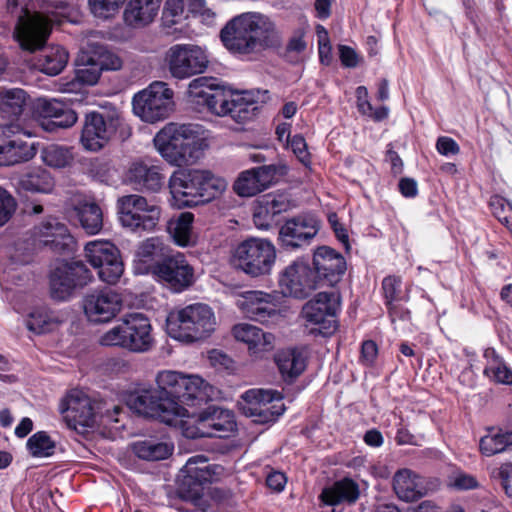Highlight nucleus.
I'll use <instances>...</instances> for the list:
<instances>
[{"label":"nucleus","instance_id":"nucleus-1","mask_svg":"<svg viewBox=\"0 0 512 512\" xmlns=\"http://www.w3.org/2000/svg\"><path fill=\"white\" fill-rule=\"evenodd\" d=\"M156 389H139L130 394L127 405L136 413L177 427L189 416L187 407H198L216 398L218 391L197 374L161 370Z\"/></svg>","mask_w":512,"mask_h":512},{"label":"nucleus","instance_id":"nucleus-2","mask_svg":"<svg viewBox=\"0 0 512 512\" xmlns=\"http://www.w3.org/2000/svg\"><path fill=\"white\" fill-rule=\"evenodd\" d=\"M7 0V11L16 19L14 38L23 50L34 52L45 44L54 24L78 23L80 14L76 0Z\"/></svg>","mask_w":512,"mask_h":512},{"label":"nucleus","instance_id":"nucleus-3","mask_svg":"<svg viewBox=\"0 0 512 512\" xmlns=\"http://www.w3.org/2000/svg\"><path fill=\"white\" fill-rule=\"evenodd\" d=\"M76 247L75 238L70 233L65 223L56 217H48L35 225L25 236L7 247L5 254L9 257V267H5L0 278V285L4 288V282L13 281L18 275L11 274L14 266L25 265L32 260L35 251L48 249L59 255L73 254ZM6 290H10L5 286Z\"/></svg>","mask_w":512,"mask_h":512},{"label":"nucleus","instance_id":"nucleus-4","mask_svg":"<svg viewBox=\"0 0 512 512\" xmlns=\"http://www.w3.org/2000/svg\"><path fill=\"white\" fill-rule=\"evenodd\" d=\"M223 45L234 54L246 55L280 44L275 22L260 12H245L232 18L220 33Z\"/></svg>","mask_w":512,"mask_h":512},{"label":"nucleus","instance_id":"nucleus-5","mask_svg":"<svg viewBox=\"0 0 512 512\" xmlns=\"http://www.w3.org/2000/svg\"><path fill=\"white\" fill-rule=\"evenodd\" d=\"M227 181L207 170L179 169L169 179L172 205L178 209L194 207L221 195Z\"/></svg>","mask_w":512,"mask_h":512},{"label":"nucleus","instance_id":"nucleus-6","mask_svg":"<svg viewBox=\"0 0 512 512\" xmlns=\"http://www.w3.org/2000/svg\"><path fill=\"white\" fill-rule=\"evenodd\" d=\"M159 154L171 165L194 163L205 146L203 127L196 124L168 123L154 137Z\"/></svg>","mask_w":512,"mask_h":512},{"label":"nucleus","instance_id":"nucleus-7","mask_svg":"<svg viewBox=\"0 0 512 512\" xmlns=\"http://www.w3.org/2000/svg\"><path fill=\"white\" fill-rule=\"evenodd\" d=\"M215 326L214 312L202 303L172 310L166 318L167 334L183 343H193L209 337Z\"/></svg>","mask_w":512,"mask_h":512},{"label":"nucleus","instance_id":"nucleus-8","mask_svg":"<svg viewBox=\"0 0 512 512\" xmlns=\"http://www.w3.org/2000/svg\"><path fill=\"white\" fill-rule=\"evenodd\" d=\"M99 343L135 353L147 352L154 345L150 320L142 313H131L102 334Z\"/></svg>","mask_w":512,"mask_h":512},{"label":"nucleus","instance_id":"nucleus-9","mask_svg":"<svg viewBox=\"0 0 512 512\" xmlns=\"http://www.w3.org/2000/svg\"><path fill=\"white\" fill-rule=\"evenodd\" d=\"M183 436L190 439L203 437L225 438L236 429L232 411L218 406H209L198 414L189 412L178 426Z\"/></svg>","mask_w":512,"mask_h":512},{"label":"nucleus","instance_id":"nucleus-10","mask_svg":"<svg viewBox=\"0 0 512 512\" xmlns=\"http://www.w3.org/2000/svg\"><path fill=\"white\" fill-rule=\"evenodd\" d=\"M222 470V467L218 465L209 464L204 455L190 457L181 469L178 484L180 498L195 507L202 504L206 494L204 485L217 480Z\"/></svg>","mask_w":512,"mask_h":512},{"label":"nucleus","instance_id":"nucleus-11","mask_svg":"<svg viewBox=\"0 0 512 512\" xmlns=\"http://www.w3.org/2000/svg\"><path fill=\"white\" fill-rule=\"evenodd\" d=\"M276 261L274 244L264 238H249L234 250L233 263L247 275L259 277L268 275Z\"/></svg>","mask_w":512,"mask_h":512},{"label":"nucleus","instance_id":"nucleus-12","mask_svg":"<svg viewBox=\"0 0 512 512\" xmlns=\"http://www.w3.org/2000/svg\"><path fill=\"white\" fill-rule=\"evenodd\" d=\"M121 225L132 232H152L161 216V208L138 194L122 196L117 201Z\"/></svg>","mask_w":512,"mask_h":512},{"label":"nucleus","instance_id":"nucleus-13","mask_svg":"<svg viewBox=\"0 0 512 512\" xmlns=\"http://www.w3.org/2000/svg\"><path fill=\"white\" fill-rule=\"evenodd\" d=\"M341 307V297L335 290L317 293L307 301L301 311L302 318L309 325L315 326L313 331L327 337L337 329V313Z\"/></svg>","mask_w":512,"mask_h":512},{"label":"nucleus","instance_id":"nucleus-14","mask_svg":"<svg viewBox=\"0 0 512 512\" xmlns=\"http://www.w3.org/2000/svg\"><path fill=\"white\" fill-rule=\"evenodd\" d=\"M132 105L134 114L144 122L164 120L173 108V91L167 83L155 81L134 95Z\"/></svg>","mask_w":512,"mask_h":512},{"label":"nucleus","instance_id":"nucleus-15","mask_svg":"<svg viewBox=\"0 0 512 512\" xmlns=\"http://www.w3.org/2000/svg\"><path fill=\"white\" fill-rule=\"evenodd\" d=\"M241 399L240 410L257 423L274 422L285 411L282 394L273 389H249Z\"/></svg>","mask_w":512,"mask_h":512},{"label":"nucleus","instance_id":"nucleus-16","mask_svg":"<svg viewBox=\"0 0 512 512\" xmlns=\"http://www.w3.org/2000/svg\"><path fill=\"white\" fill-rule=\"evenodd\" d=\"M85 258L97 270L101 281L114 285L124 272V265L118 248L107 240H93L84 247Z\"/></svg>","mask_w":512,"mask_h":512},{"label":"nucleus","instance_id":"nucleus-17","mask_svg":"<svg viewBox=\"0 0 512 512\" xmlns=\"http://www.w3.org/2000/svg\"><path fill=\"white\" fill-rule=\"evenodd\" d=\"M166 61L171 75L183 80L204 73L209 66V55L199 45L175 44L167 51Z\"/></svg>","mask_w":512,"mask_h":512},{"label":"nucleus","instance_id":"nucleus-18","mask_svg":"<svg viewBox=\"0 0 512 512\" xmlns=\"http://www.w3.org/2000/svg\"><path fill=\"white\" fill-rule=\"evenodd\" d=\"M92 278L91 271L82 262H61L50 274V295L56 301H67Z\"/></svg>","mask_w":512,"mask_h":512},{"label":"nucleus","instance_id":"nucleus-19","mask_svg":"<svg viewBox=\"0 0 512 512\" xmlns=\"http://www.w3.org/2000/svg\"><path fill=\"white\" fill-rule=\"evenodd\" d=\"M278 286L285 297L305 299L318 288L319 284L317 275L308 261L298 258L279 273Z\"/></svg>","mask_w":512,"mask_h":512},{"label":"nucleus","instance_id":"nucleus-20","mask_svg":"<svg viewBox=\"0 0 512 512\" xmlns=\"http://www.w3.org/2000/svg\"><path fill=\"white\" fill-rule=\"evenodd\" d=\"M5 139L0 140V166H12L31 160L37 153V143L26 141L31 137L20 123H7L3 127Z\"/></svg>","mask_w":512,"mask_h":512},{"label":"nucleus","instance_id":"nucleus-21","mask_svg":"<svg viewBox=\"0 0 512 512\" xmlns=\"http://www.w3.org/2000/svg\"><path fill=\"white\" fill-rule=\"evenodd\" d=\"M121 121L116 112L87 114L80 138L84 149L93 152L102 149L116 133Z\"/></svg>","mask_w":512,"mask_h":512},{"label":"nucleus","instance_id":"nucleus-22","mask_svg":"<svg viewBox=\"0 0 512 512\" xmlns=\"http://www.w3.org/2000/svg\"><path fill=\"white\" fill-rule=\"evenodd\" d=\"M230 91L229 87L211 77H198L192 80L188 86L189 97L198 104L205 105L211 113L217 116L228 114Z\"/></svg>","mask_w":512,"mask_h":512},{"label":"nucleus","instance_id":"nucleus-23","mask_svg":"<svg viewBox=\"0 0 512 512\" xmlns=\"http://www.w3.org/2000/svg\"><path fill=\"white\" fill-rule=\"evenodd\" d=\"M121 295L109 288L91 291L82 300L84 315L91 323H108L122 308Z\"/></svg>","mask_w":512,"mask_h":512},{"label":"nucleus","instance_id":"nucleus-24","mask_svg":"<svg viewBox=\"0 0 512 512\" xmlns=\"http://www.w3.org/2000/svg\"><path fill=\"white\" fill-rule=\"evenodd\" d=\"M59 412L67 425L75 430L78 427H93L97 423L94 404L78 389L70 390L61 400Z\"/></svg>","mask_w":512,"mask_h":512},{"label":"nucleus","instance_id":"nucleus-25","mask_svg":"<svg viewBox=\"0 0 512 512\" xmlns=\"http://www.w3.org/2000/svg\"><path fill=\"white\" fill-rule=\"evenodd\" d=\"M319 222L309 214L287 219L279 230V241L287 250L301 249L311 244L318 234Z\"/></svg>","mask_w":512,"mask_h":512},{"label":"nucleus","instance_id":"nucleus-26","mask_svg":"<svg viewBox=\"0 0 512 512\" xmlns=\"http://www.w3.org/2000/svg\"><path fill=\"white\" fill-rule=\"evenodd\" d=\"M81 101L80 98H38L35 112L43 119L42 126L53 131L56 128H69L77 121V114L68 103Z\"/></svg>","mask_w":512,"mask_h":512},{"label":"nucleus","instance_id":"nucleus-27","mask_svg":"<svg viewBox=\"0 0 512 512\" xmlns=\"http://www.w3.org/2000/svg\"><path fill=\"white\" fill-rule=\"evenodd\" d=\"M156 268L155 277L173 292H183L195 282L194 268L182 253L167 257Z\"/></svg>","mask_w":512,"mask_h":512},{"label":"nucleus","instance_id":"nucleus-28","mask_svg":"<svg viewBox=\"0 0 512 512\" xmlns=\"http://www.w3.org/2000/svg\"><path fill=\"white\" fill-rule=\"evenodd\" d=\"M237 306L248 318L261 323L273 320L279 314L276 296L258 290L240 295Z\"/></svg>","mask_w":512,"mask_h":512},{"label":"nucleus","instance_id":"nucleus-29","mask_svg":"<svg viewBox=\"0 0 512 512\" xmlns=\"http://www.w3.org/2000/svg\"><path fill=\"white\" fill-rule=\"evenodd\" d=\"M75 65V79L63 84L62 91L68 94L75 93L76 95H80V99L82 100L83 92L81 85L93 86L97 84L102 71L90 46L81 49L76 58Z\"/></svg>","mask_w":512,"mask_h":512},{"label":"nucleus","instance_id":"nucleus-30","mask_svg":"<svg viewBox=\"0 0 512 512\" xmlns=\"http://www.w3.org/2000/svg\"><path fill=\"white\" fill-rule=\"evenodd\" d=\"M274 174V169L266 165L244 170L234 181L233 190L240 197H253L272 185Z\"/></svg>","mask_w":512,"mask_h":512},{"label":"nucleus","instance_id":"nucleus-31","mask_svg":"<svg viewBox=\"0 0 512 512\" xmlns=\"http://www.w3.org/2000/svg\"><path fill=\"white\" fill-rule=\"evenodd\" d=\"M314 273L317 275L318 284L322 279L329 285L337 283L346 270L344 257L334 249L322 246L313 254Z\"/></svg>","mask_w":512,"mask_h":512},{"label":"nucleus","instance_id":"nucleus-32","mask_svg":"<svg viewBox=\"0 0 512 512\" xmlns=\"http://www.w3.org/2000/svg\"><path fill=\"white\" fill-rule=\"evenodd\" d=\"M291 208V201L285 193L266 194L256 201L253 222L258 229L268 230L275 218Z\"/></svg>","mask_w":512,"mask_h":512},{"label":"nucleus","instance_id":"nucleus-33","mask_svg":"<svg viewBox=\"0 0 512 512\" xmlns=\"http://www.w3.org/2000/svg\"><path fill=\"white\" fill-rule=\"evenodd\" d=\"M125 181L140 192H158L164 184L160 168L144 161H134L129 166Z\"/></svg>","mask_w":512,"mask_h":512},{"label":"nucleus","instance_id":"nucleus-34","mask_svg":"<svg viewBox=\"0 0 512 512\" xmlns=\"http://www.w3.org/2000/svg\"><path fill=\"white\" fill-rule=\"evenodd\" d=\"M308 353L305 348H287L276 352L274 361L282 379L294 382L306 369Z\"/></svg>","mask_w":512,"mask_h":512},{"label":"nucleus","instance_id":"nucleus-35","mask_svg":"<svg viewBox=\"0 0 512 512\" xmlns=\"http://www.w3.org/2000/svg\"><path fill=\"white\" fill-rule=\"evenodd\" d=\"M234 338L247 345L251 355L268 352L274 347V335L264 332L261 328L249 324L239 323L232 328Z\"/></svg>","mask_w":512,"mask_h":512},{"label":"nucleus","instance_id":"nucleus-36","mask_svg":"<svg viewBox=\"0 0 512 512\" xmlns=\"http://www.w3.org/2000/svg\"><path fill=\"white\" fill-rule=\"evenodd\" d=\"M393 489L397 497L405 502L416 501L430 491L426 480L409 469L399 470L394 475Z\"/></svg>","mask_w":512,"mask_h":512},{"label":"nucleus","instance_id":"nucleus-37","mask_svg":"<svg viewBox=\"0 0 512 512\" xmlns=\"http://www.w3.org/2000/svg\"><path fill=\"white\" fill-rule=\"evenodd\" d=\"M163 254V242L158 237H150L144 240L137 248L133 269L135 274L156 276L157 259Z\"/></svg>","mask_w":512,"mask_h":512},{"label":"nucleus","instance_id":"nucleus-38","mask_svg":"<svg viewBox=\"0 0 512 512\" xmlns=\"http://www.w3.org/2000/svg\"><path fill=\"white\" fill-rule=\"evenodd\" d=\"M72 205L81 227L87 234L95 235L102 230L103 213L95 202L80 197L74 199Z\"/></svg>","mask_w":512,"mask_h":512},{"label":"nucleus","instance_id":"nucleus-39","mask_svg":"<svg viewBox=\"0 0 512 512\" xmlns=\"http://www.w3.org/2000/svg\"><path fill=\"white\" fill-rule=\"evenodd\" d=\"M360 495L359 487L352 479L344 478L325 487L319 498L323 505L335 506L342 503H354Z\"/></svg>","mask_w":512,"mask_h":512},{"label":"nucleus","instance_id":"nucleus-40","mask_svg":"<svg viewBox=\"0 0 512 512\" xmlns=\"http://www.w3.org/2000/svg\"><path fill=\"white\" fill-rule=\"evenodd\" d=\"M258 109L257 100L250 91H230L228 101V114L236 122H245L251 120L256 115Z\"/></svg>","mask_w":512,"mask_h":512},{"label":"nucleus","instance_id":"nucleus-41","mask_svg":"<svg viewBox=\"0 0 512 512\" xmlns=\"http://www.w3.org/2000/svg\"><path fill=\"white\" fill-rule=\"evenodd\" d=\"M28 96L19 88L0 89V113L10 123H19L27 105Z\"/></svg>","mask_w":512,"mask_h":512},{"label":"nucleus","instance_id":"nucleus-42","mask_svg":"<svg viewBox=\"0 0 512 512\" xmlns=\"http://www.w3.org/2000/svg\"><path fill=\"white\" fill-rule=\"evenodd\" d=\"M158 11V0H130L124 11V21L132 27L144 26L153 21Z\"/></svg>","mask_w":512,"mask_h":512},{"label":"nucleus","instance_id":"nucleus-43","mask_svg":"<svg viewBox=\"0 0 512 512\" xmlns=\"http://www.w3.org/2000/svg\"><path fill=\"white\" fill-rule=\"evenodd\" d=\"M131 450L139 459L160 461L168 458L173 453L174 446L156 438H147L133 442Z\"/></svg>","mask_w":512,"mask_h":512},{"label":"nucleus","instance_id":"nucleus-44","mask_svg":"<svg viewBox=\"0 0 512 512\" xmlns=\"http://www.w3.org/2000/svg\"><path fill=\"white\" fill-rule=\"evenodd\" d=\"M193 222L194 215L191 212H182L168 222L167 230L178 246L188 247L196 243Z\"/></svg>","mask_w":512,"mask_h":512},{"label":"nucleus","instance_id":"nucleus-45","mask_svg":"<svg viewBox=\"0 0 512 512\" xmlns=\"http://www.w3.org/2000/svg\"><path fill=\"white\" fill-rule=\"evenodd\" d=\"M512 447V431L488 428L479 440V451L486 457L504 452Z\"/></svg>","mask_w":512,"mask_h":512},{"label":"nucleus","instance_id":"nucleus-46","mask_svg":"<svg viewBox=\"0 0 512 512\" xmlns=\"http://www.w3.org/2000/svg\"><path fill=\"white\" fill-rule=\"evenodd\" d=\"M68 52L60 45H51L38 57L37 67L47 75H58L68 63Z\"/></svg>","mask_w":512,"mask_h":512},{"label":"nucleus","instance_id":"nucleus-47","mask_svg":"<svg viewBox=\"0 0 512 512\" xmlns=\"http://www.w3.org/2000/svg\"><path fill=\"white\" fill-rule=\"evenodd\" d=\"M486 365L484 375L491 381L499 384H512V369H510L503 358L493 348L484 351Z\"/></svg>","mask_w":512,"mask_h":512},{"label":"nucleus","instance_id":"nucleus-48","mask_svg":"<svg viewBox=\"0 0 512 512\" xmlns=\"http://www.w3.org/2000/svg\"><path fill=\"white\" fill-rule=\"evenodd\" d=\"M19 186L26 191L47 194L54 188V179L48 171L35 168L20 177Z\"/></svg>","mask_w":512,"mask_h":512},{"label":"nucleus","instance_id":"nucleus-49","mask_svg":"<svg viewBox=\"0 0 512 512\" xmlns=\"http://www.w3.org/2000/svg\"><path fill=\"white\" fill-rule=\"evenodd\" d=\"M41 158L50 167L65 168L72 164L74 155L70 147L50 144L41 151Z\"/></svg>","mask_w":512,"mask_h":512},{"label":"nucleus","instance_id":"nucleus-50","mask_svg":"<svg viewBox=\"0 0 512 512\" xmlns=\"http://www.w3.org/2000/svg\"><path fill=\"white\" fill-rule=\"evenodd\" d=\"M202 502L196 507L202 512H229L231 497L226 491L213 488L206 491Z\"/></svg>","mask_w":512,"mask_h":512},{"label":"nucleus","instance_id":"nucleus-51","mask_svg":"<svg viewBox=\"0 0 512 512\" xmlns=\"http://www.w3.org/2000/svg\"><path fill=\"white\" fill-rule=\"evenodd\" d=\"M54 319L47 308L38 307L33 309L26 320L27 328L36 333L42 334L52 330Z\"/></svg>","mask_w":512,"mask_h":512},{"label":"nucleus","instance_id":"nucleus-52","mask_svg":"<svg viewBox=\"0 0 512 512\" xmlns=\"http://www.w3.org/2000/svg\"><path fill=\"white\" fill-rule=\"evenodd\" d=\"M27 449L33 457H49L54 453L55 442L45 431L33 434L27 441Z\"/></svg>","mask_w":512,"mask_h":512},{"label":"nucleus","instance_id":"nucleus-53","mask_svg":"<svg viewBox=\"0 0 512 512\" xmlns=\"http://www.w3.org/2000/svg\"><path fill=\"white\" fill-rule=\"evenodd\" d=\"M101 71H117L122 68V59L103 45H90Z\"/></svg>","mask_w":512,"mask_h":512},{"label":"nucleus","instance_id":"nucleus-54","mask_svg":"<svg viewBox=\"0 0 512 512\" xmlns=\"http://www.w3.org/2000/svg\"><path fill=\"white\" fill-rule=\"evenodd\" d=\"M126 412L119 406H114L112 410H107L100 417L99 424L109 429L112 437H116L119 432L125 428Z\"/></svg>","mask_w":512,"mask_h":512},{"label":"nucleus","instance_id":"nucleus-55","mask_svg":"<svg viewBox=\"0 0 512 512\" xmlns=\"http://www.w3.org/2000/svg\"><path fill=\"white\" fill-rule=\"evenodd\" d=\"M126 0H88L91 13L99 19L114 17Z\"/></svg>","mask_w":512,"mask_h":512},{"label":"nucleus","instance_id":"nucleus-56","mask_svg":"<svg viewBox=\"0 0 512 512\" xmlns=\"http://www.w3.org/2000/svg\"><path fill=\"white\" fill-rule=\"evenodd\" d=\"M356 99L358 111L375 121H381L384 119V107L374 109L368 100V91L364 86L356 88Z\"/></svg>","mask_w":512,"mask_h":512},{"label":"nucleus","instance_id":"nucleus-57","mask_svg":"<svg viewBox=\"0 0 512 512\" xmlns=\"http://www.w3.org/2000/svg\"><path fill=\"white\" fill-rule=\"evenodd\" d=\"M296 158L305 166H311V154L308 151V146L304 137L300 134L294 135L288 143L285 144Z\"/></svg>","mask_w":512,"mask_h":512},{"label":"nucleus","instance_id":"nucleus-58","mask_svg":"<svg viewBox=\"0 0 512 512\" xmlns=\"http://www.w3.org/2000/svg\"><path fill=\"white\" fill-rule=\"evenodd\" d=\"M490 206L495 217L510 228V224L512 222V205L505 199L499 196H494L491 198Z\"/></svg>","mask_w":512,"mask_h":512},{"label":"nucleus","instance_id":"nucleus-59","mask_svg":"<svg viewBox=\"0 0 512 512\" xmlns=\"http://www.w3.org/2000/svg\"><path fill=\"white\" fill-rule=\"evenodd\" d=\"M447 485L457 490H468L477 488L478 482L474 476L456 471L448 477Z\"/></svg>","mask_w":512,"mask_h":512},{"label":"nucleus","instance_id":"nucleus-60","mask_svg":"<svg viewBox=\"0 0 512 512\" xmlns=\"http://www.w3.org/2000/svg\"><path fill=\"white\" fill-rule=\"evenodd\" d=\"M16 201L10 193L0 187V227L4 226L16 210Z\"/></svg>","mask_w":512,"mask_h":512},{"label":"nucleus","instance_id":"nucleus-61","mask_svg":"<svg viewBox=\"0 0 512 512\" xmlns=\"http://www.w3.org/2000/svg\"><path fill=\"white\" fill-rule=\"evenodd\" d=\"M113 169L104 160H96L91 164L90 173L97 181L109 184L113 180Z\"/></svg>","mask_w":512,"mask_h":512},{"label":"nucleus","instance_id":"nucleus-62","mask_svg":"<svg viewBox=\"0 0 512 512\" xmlns=\"http://www.w3.org/2000/svg\"><path fill=\"white\" fill-rule=\"evenodd\" d=\"M188 9L195 16H199L206 24H211L215 13L206 6L205 0H189Z\"/></svg>","mask_w":512,"mask_h":512},{"label":"nucleus","instance_id":"nucleus-63","mask_svg":"<svg viewBox=\"0 0 512 512\" xmlns=\"http://www.w3.org/2000/svg\"><path fill=\"white\" fill-rule=\"evenodd\" d=\"M338 53L341 64L346 68H355L361 61L360 55L350 46L338 45Z\"/></svg>","mask_w":512,"mask_h":512},{"label":"nucleus","instance_id":"nucleus-64","mask_svg":"<svg viewBox=\"0 0 512 512\" xmlns=\"http://www.w3.org/2000/svg\"><path fill=\"white\" fill-rule=\"evenodd\" d=\"M493 477L501 479L506 494L512 497V463H504L492 472Z\"/></svg>","mask_w":512,"mask_h":512}]
</instances>
